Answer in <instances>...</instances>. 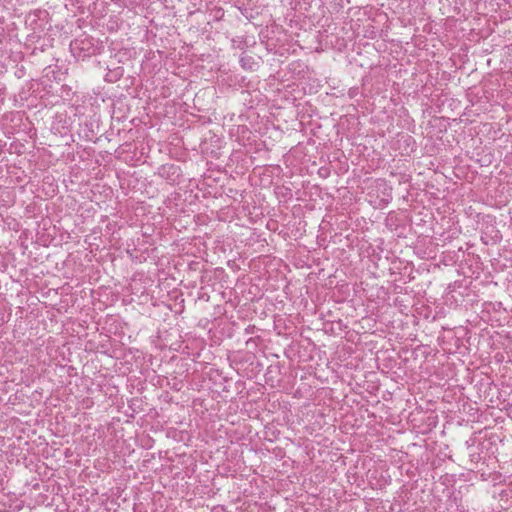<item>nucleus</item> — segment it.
I'll return each instance as SVG.
<instances>
[{"label": "nucleus", "mask_w": 512, "mask_h": 512, "mask_svg": "<svg viewBox=\"0 0 512 512\" xmlns=\"http://www.w3.org/2000/svg\"><path fill=\"white\" fill-rule=\"evenodd\" d=\"M158 174L170 182H175L180 177L181 169L174 164H165L158 169Z\"/></svg>", "instance_id": "obj_1"}, {"label": "nucleus", "mask_w": 512, "mask_h": 512, "mask_svg": "<svg viewBox=\"0 0 512 512\" xmlns=\"http://www.w3.org/2000/svg\"><path fill=\"white\" fill-rule=\"evenodd\" d=\"M240 64L244 69H251L253 64V58L251 56H242L240 58Z\"/></svg>", "instance_id": "obj_2"}]
</instances>
